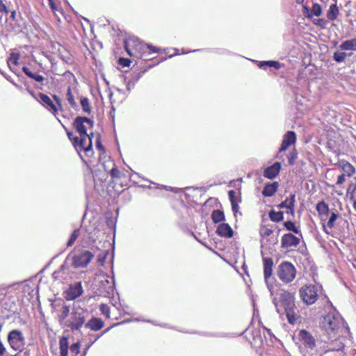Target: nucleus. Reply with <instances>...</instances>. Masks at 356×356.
<instances>
[{
    "label": "nucleus",
    "mask_w": 356,
    "mask_h": 356,
    "mask_svg": "<svg viewBox=\"0 0 356 356\" xmlns=\"http://www.w3.org/2000/svg\"><path fill=\"white\" fill-rule=\"evenodd\" d=\"M119 63L123 67H126L130 65L131 61L127 58H120Z\"/></svg>",
    "instance_id": "50"
},
{
    "label": "nucleus",
    "mask_w": 356,
    "mask_h": 356,
    "mask_svg": "<svg viewBox=\"0 0 356 356\" xmlns=\"http://www.w3.org/2000/svg\"><path fill=\"white\" fill-rule=\"evenodd\" d=\"M6 353V348L0 340V356H4Z\"/></svg>",
    "instance_id": "54"
},
{
    "label": "nucleus",
    "mask_w": 356,
    "mask_h": 356,
    "mask_svg": "<svg viewBox=\"0 0 356 356\" xmlns=\"http://www.w3.org/2000/svg\"><path fill=\"white\" fill-rule=\"evenodd\" d=\"M339 14V9L336 4H332L327 13V17L330 20H334Z\"/></svg>",
    "instance_id": "28"
},
{
    "label": "nucleus",
    "mask_w": 356,
    "mask_h": 356,
    "mask_svg": "<svg viewBox=\"0 0 356 356\" xmlns=\"http://www.w3.org/2000/svg\"><path fill=\"white\" fill-rule=\"evenodd\" d=\"M105 257H104L103 258H100L99 257H98V260L99 262H101L102 264L103 263L104 261V259Z\"/></svg>",
    "instance_id": "61"
},
{
    "label": "nucleus",
    "mask_w": 356,
    "mask_h": 356,
    "mask_svg": "<svg viewBox=\"0 0 356 356\" xmlns=\"http://www.w3.org/2000/svg\"><path fill=\"white\" fill-rule=\"evenodd\" d=\"M277 275L282 282L288 284L295 279L296 269L291 262L283 261L278 266Z\"/></svg>",
    "instance_id": "3"
},
{
    "label": "nucleus",
    "mask_w": 356,
    "mask_h": 356,
    "mask_svg": "<svg viewBox=\"0 0 356 356\" xmlns=\"http://www.w3.org/2000/svg\"><path fill=\"white\" fill-rule=\"evenodd\" d=\"M312 13L315 16H320L321 15V7L318 3H314L313 4Z\"/></svg>",
    "instance_id": "40"
},
{
    "label": "nucleus",
    "mask_w": 356,
    "mask_h": 356,
    "mask_svg": "<svg viewBox=\"0 0 356 356\" xmlns=\"http://www.w3.org/2000/svg\"><path fill=\"white\" fill-rule=\"evenodd\" d=\"M83 293L81 282H77L74 285H71L66 291L65 299L67 300H72L79 297Z\"/></svg>",
    "instance_id": "11"
},
{
    "label": "nucleus",
    "mask_w": 356,
    "mask_h": 356,
    "mask_svg": "<svg viewBox=\"0 0 356 356\" xmlns=\"http://www.w3.org/2000/svg\"><path fill=\"white\" fill-rule=\"evenodd\" d=\"M316 210L320 215L327 216L330 211L328 204L324 201H321L316 204Z\"/></svg>",
    "instance_id": "27"
},
{
    "label": "nucleus",
    "mask_w": 356,
    "mask_h": 356,
    "mask_svg": "<svg viewBox=\"0 0 356 356\" xmlns=\"http://www.w3.org/2000/svg\"><path fill=\"white\" fill-rule=\"evenodd\" d=\"M345 177H346L345 174L340 175L337 178V184H338V185L342 184L346 181Z\"/></svg>",
    "instance_id": "51"
},
{
    "label": "nucleus",
    "mask_w": 356,
    "mask_h": 356,
    "mask_svg": "<svg viewBox=\"0 0 356 356\" xmlns=\"http://www.w3.org/2000/svg\"><path fill=\"white\" fill-rule=\"evenodd\" d=\"M299 295L302 302L307 305H312L318 299L317 289L314 285H305L299 290Z\"/></svg>",
    "instance_id": "6"
},
{
    "label": "nucleus",
    "mask_w": 356,
    "mask_h": 356,
    "mask_svg": "<svg viewBox=\"0 0 356 356\" xmlns=\"http://www.w3.org/2000/svg\"><path fill=\"white\" fill-rule=\"evenodd\" d=\"M113 166H115V163L111 159H108L107 161H104L102 163V167L104 168V170L108 173L110 172L111 168H113Z\"/></svg>",
    "instance_id": "39"
},
{
    "label": "nucleus",
    "mask_w": 356,
    "mask_h": 356,
    "mask_svg": "<svg viewBox=\"0 0 356 356\" xmlns=\"http://www.w3.org/2000/svg\"><path fill=\"white\" fill-rule=\"evenodd\" d=\"M354 180L355 182H352L347 189V196H348L351 200H354V194L355 192L356 191V178H354Z\"/></svg>",
    "instance_id": "33"
},
{
    "label": "nucleus",
    "mask_w": 356,
    "mask_h": 356,
    "mask_svg": "<svg viewBox=\"0 0 356 356\" xmlns=\"http://www.w3.org/2000/svg\"><path fill=\"white\" fill-rule=\"evenodd\" d=\"M347 54L343 51H335L333 54V59L337 63H341L345 60Z\"/></svg>",
    "instance_id": "34"
},
{
    "label": "nucleus",
    "mask_w": 356,
    "mask_h": 356,
    "mask_svg": "<svg viewBox=\"0 0 356 356\" xmlns=\"http://www.w3.org/2000/svg\"><path fill=\"white\" fill-rule=\"evenodd\" d=\"M65 268V266L63 264L60 266V269L55 271L53 274L54 277L57 279L59 277L60 273Z\"/></svg>",
    "instance_id": "53"
},
{
    "label": "nucleus",
    "mask_w": 356,
    "mask_h": 356,
    "mask_svg": "<svg viewBox=\"0 0 356 356\" xmlns=\"http://www.w3.org/2000/svg\"><path fill=\"white\" fill-rule=\"evenodd\" d=\"M49 6H50L51 8L53 10H56V4L54 3V1H50V2H49Z\"/></svg>",
    "instance_id": "57"
},
{
    "label": "nucleus",
    "mask_w": 356,
    "mask_h": 356,
    "mask_svg": "<svg viewBox=\"0 0 356 356\" xmlns=\"http://www.w3.org/2000/svg\"><path fill=\"white\" fill-rule=\"evenodd\" d=\"M303 8H304L305 10H306L307 12H309V8L308 6H304Z\"/></svg>",
    "instance_id": "62"
},
{
    "label": "nucleus",
    "mask_w": 356,
    "mask_h": 356,
    "mask_svg": "<svg viewBox=\"0 0 356 356\" xmlns=\"http://www.w3.org/2000/svg\"><path fill=\"white\" fill-rule=\"evenodd\" d=\"M66 99L72 108H76L78 106L76 102H75L74 95H72L70 87L67 88Z\"/></svg>",
    "instance_id": "32"
},
{
    "label": "nucleus",
    "mask_w": 356,
    "mask_h": 356,
    "mask_svg": "<svg viewBox=\"0 0 356 356\" xmlns=\"http://www.w3.org/2000/svg\"><path fill=\"white\" fill-rule=\"evenodd\" d=\"M296 141V135L294 131H287L282 140L281 147L279 149V154L284 152L290 145L294 144Z\"/></svg>",
    "instance_id": "12"
},
{
    "label": "nucleus",
    "mask_w": 356,
    "mask_h": 356,
    "mask_svg": "<svg viewBox=\"0 0 356 356\" xmlns=\"http://www.w3.org/2000/svg\"><path fill=\"white\" fill-rule=\"evenodd\" d=\"M39 97L40 99V102L42 106H44L53 115H56L58 111H63V108L61 104V100L58 96H53L56 103H54L52 99L45 94L41 92L39 93Z\"/></svg>",
    "instance_id": "5"
},
{
    "label": "nucleus",
    "mask_w": 356,
    "mask_h": 356,
    "mask_svg": "<svg viewBox=\"0 0 356 356\" xmlns=\"http://www.w3.org/2000/svg\"><path fill=\"white\" fill-rule=\"evenodd\" d=\"M94 257V254L89 250L76 252L72 257V265L74 268H85Z\"/></svg>",
    "instance_id": "8"
},
{
    "label": "nucleus",
    "mask_w": 356,
    "mask_h": 356,
    "mask_svg": "<svg viewBox=\"0 0 356 356\" xmlns=\"http://www.w3.org/2000/svg\"><path fill=\"white\" fill-rule=\"evenodd\" d=\"M138 46H139V49H143L146 48V49H149L152 52H159V49L158 48H156L151 44H147V45L145 46L143 44H139Z\"/></svg>",
    "instance_id": "46"
},
{
    "label": "nucleus",
    "mask_w": 356,
    "mask_h": 356,
    "mask_svg": "<svg viewBox=\"0 0 356 356\" xmlns=\"http://www.w3.org/2000/svg\"><path fill=\"white\" fill-rule=\"evenodd\" d=\"M60 356H67L68 354V339L66 337H62L59 341Z\"/></svg>",
    "instance_id": "26"
},
{
    "label": "nucleus",
    "mask_w": 356,
    "mask_h": 356,
    "mask_svg": "<svg viewBox=\"0 0 356 356\" xmlns=\"http://www.w3.org/2000/svg\"><path fill=\"white\" fill-rule=\"evenodd\" d=\"M284 225L287 230L291 231L295 234H299L300 232V229L295 225L294 222L292 221H286L284 223Z\"/></svg>",
    "instance_id": "37"
},
{
    "label": "nucleus",
    "mask_w": 356,
    "mask_h": 356,
    "mask_svg": "<svg viewBox=\"0 0 356 356\" xmlns=\"http://www.w3.org/2000/svg\"><path fill=\"white\" fill-rule=\"evenodd\" d=\"M70 312V306H67L64 302L60 305V309L58 311V319L60 324L64 325V322L67 320Z\"/></svg>",
    "instance_id": "21"
},
{
    "label": "nucleus",
    "mask_w": 356,
    "mask_h": 356,
    "mask_svg": "<svg viewBox=\"0 0 356 356\" xmlns=\"http://www.w3.org/2000/svg\"><path fill=\"white\" fill-rule=\"evenodd\" d=\"M79 235H80V232L79 229L74 230L70 236V238L68 242H67V246L68 247L72 246L74 243V242L76 241L77 238L79 236Z\"/></svg>",
    "instance_id": "38"
},
{
    "label": "nucleus",
    "mask_w": 356,
    "mask_h": 356,
    "mask_svg": "<svg viewBox=\"0 0 356 356\" xmlns=\"http://www.w3.org/2000/svg\"><path fill=\"white\" fill-rule=\"evenodd\" d=\"M96 146H97V149L104 151V148L103 145L101 144L99 140H97Z\"/></svg>",
    "instance_id": "56"
},
{
    "label": "nucleus",
    "mask_w": 356,
    "mask_h": 356,
    "mask_svg": "<svg viewBox=\"0 0 356 356\" xmlns=\"http://www.w3.org/2000/svg\"><path fill=\"white\" fill-rule=\"evenodd\" d=\"M22 71L27 75L29 78L35 80L37 82H42L44 79V78L40 74H37L35 73H33L29 67H23Z\"/></svg>",
    "instance_id": "25"
},
{
    "label": "nucleus",
    "mask_w": 356,
    "mask_h": 356,
    "mask_svg": "<svg viewBox=\"0 0 356 356\" xmlns=\"http://www.w3.org/2000/svg\"><path fill=\"white\" fill-rule=\"evenodd\" d=\"M339 48L341 51H356V38L343 42Z\"/></svg>",
    "instance_id": "22"
},
{
    "label": "nucleus",
    "mask_w": 356,
    "mask_h": 356,
    "mask_svg": "<svg viewBox=\"0 0 356 356\" xmlns=\"http://www.w3.org/2000/svg\"><path fill=\"white\" fill-rule=\"evenodd\" d=\"M81 137L79 138L78 136L73 137L72 140H71L74 148L76 149V147L78 146L81 145L80 144Z\"/></svg>",
    "instance_id": "47"
},
{
    "label": "nucleus",
    "mask_w": 356,
    "mask_h": 356,
    "mask_svg": "<svg viewBox=\"0 0 356 356\" xmlns=\"http://www.w3.org/2000/svg\"><path fill=\"white\" fill-rule=\"evenodd\" d=\"M341 167V170L343 171V174H345V175L348 177H351L355 170V168L348 162H341L340 164Z\"/></svg>",
    "instance_id": "23"
},
{
    "label": "nucleus",
    "mask_w": 356,
    "mask_h": 356,
    "mask_svg": "<svg viewBox=\"0 0 356 356\" xmlns=\"http://www.w3.org/2000/svg\"><path fill=\"white\" fill-rule=\"evenodd\" d=\"M298 335L307 353L310 356H317L316 340L312 334L306 330H300Z\"/></svg>",
    "instance_id": "4"
},
{
    "label": "nucleus",
    "mask_w": 356,
    "mask_h": 356,
    "mask_svg": "<svg viewBox=\"0 0 356 356\" xmlns=\"http://www.w3.org/2000/svg\"><path fill=\"white\" fill-rule=\"evenodd\" d=\"M100 309H101V310H102V312L103 313H105V312H106V311H107L108 307H107V306H106V305H101V307H100Z\"/></svg>",
    "instance_id": "58"
},
{
    "label": "nucleus",
    "mask_w": 356,
    "mask_h": 356,
    "mask_svg": "<svg viewBox=\"0 0 356 356\" xmlns=\"http://www.w3.org/2000/svg\"><path fill=\"white\" fill-rule=\"evenodd\" d=\"M353 207L356 210V200H354L353 202Z\"/></svg>",
    "instance_id": "64"
},
{
    "label": "nucleus",
    "mask_w": 356,
    "mask_h": 356,
    "mask_svg": "<svg viewBox=\"0 0 356 356\" xmlns=\"http://www.w3.org/2000/svg\"><path fill=\"white\" fill-rule=\"evenodd\" d=\"M80 145L76 147V151L80 154L81 151H84L86 154L92 153L91 138L89 136H81Z\"/></svg>",
    "instance_id": "14"
},
{
    "label": "nucleus",
    "mask_w": 356,
    "mask_h": 356,
    "mask_svg": "<svg viewBox=\"0 0 356 356\" xmlns=\"http://www.w3.org/2000/svg\"><path fill=\"white\" fill-rule=\"evenodd\" d=\"M266 65L269 67H273L275 69H279L280 67V64L277 61H273V60H269V61H264L263 62L262 65Z\"/></svg>",
    "instance_id": "43"
},
{
    "label": "nucleus",
    "mask_w": 356,
    "mask_h": 356,
    "mask_svg": "<svg viewBox=\"0 0 356 356\" xmlns=\"http://www.w3.org/2000/svg\"><path fill=\"white\" fill-rule=\"evenodd\" d=\"M279 186V184L277 181H274L270 184H267L262 191V194L265 197H271L277 191Z\"/></svg>",
    "instance_id": "20"
},
{
    "label": "nucleus",
    "mask_w": 356,
    "mask_h": 356,
    "mask_svg": "<svg viewBox=\"0 0 356 356\" xmlns=\"http://www.w3.org/2000/svg\"><path fill=\"white\" fill-rule=\"evenodd\" d=\"M281 243L284 248L296 247L300 243V239L292 234H285L282 237Z\"/></svg>",
    "instance_id": "13"
},
{
    "label": "nucleus",
    "mask_w": 356,
    "mask_h": 356,
    "mask_svg": "<svg viewBox=\"0 0 356 356\" xmlns=\"http://www.w3.org/2000/svg\"><path fill=\"white\" fill-rule=\"evenodd\" d=\"M269 218L273 222H280L284 218V213L282 211H271L269 213Z\"/></svg>",
    "instance_id": "30"
},
{
    "label": "nucleus",
    "mask_w": 356,
    "mask_h": 356,
    "mask_svg": "<svg viewBox=\"0 0 356 356\" xmlns=\"http://www.w3.org/2000/svg\"><path fill=\"white\" fill-rule=\"evenodd\" d=\"M19 60V54L15 53H12L10 55V57L7 60V64L13 72H15V66L18 65Z\"/></svg>",
    "instance_id": "24"
},
{
    "label": "nucleus",
    "mask_w": 356,
    "mask_h": 356,
    "mask_svg": "<svg viewBox=\"0 0 356 356\" xmlns=\"http://www.w3.org/2000/svg\"><path fill=\"white\" fill-rule=\"evenodd\" d=\"M125 48H126V50H127V53L129 54V55L132 56V54L131 53L130 50L128 49V44L127 42L125 43Z\"/></svg>",
    "instance_id": "59"
},
{
    "label": "nucleus",
    "mask_w": 356,
    "mask_h": 356,
    "mask_svg": "<svg viewBox=\"0 0 356 356\" xmlns=\"http://www.w3.org/2000/svg\"><path fill=\"white\" fill-rule=\"evenodd\" d=\"M295 194H291L289 198H286L284 201L281 202L277 207L280 209L286 208L289 210L288 213L293 215L294 213V206H295Z\"/></svg>",
    "instance_id": "16"
},
{
    "label": "nucleus",
    "mask_w": 356,
    "mask_h": 356,
    "mask_svg": "<svg viewBox=\"0 0 356 356\" xmlns=\"http://www.w3.org/2000/svg\"><path fill=\"white\" fill-rule=\"evenodd\" d=\"M280 169V163L278 162L275 163L273 165L265 169L264 176L268 179H273L278 175Z\"/></svg>",
    "instance_id": "15"
},
{
    "label": "nucleus",
    "mask_w": 356,
    "mask_h": 356,
    "mask_svg": "<svg viewBox=\"0 0 356 356\" xmlns=\"http://www.w3.org/2000/svg\"><path fill=\"white\" fill-rule=\"evenodd\" d=\"M232 211L234 213V216H236V213H238V209H239V207L238 205V203L237 202H234L232 201Z\"/></svg>",
    "instance_id": "52"
},
{
    "label": "nucleus",
    "mask_w": 356,
    "mask_h": 356,
    "mask_svg": "<svg viewBox=\"0 0 356 356\" xmlns=\"http://www.w3.org/2000/svg\"><path fill=\"white\" fill-rule=\"evenodd\" d=\"M87 316V311L79 306H74L70 316L64 322V326L71 330H79L83 325Z\"/></svg>",
    "instance_id": "2"
},
{
    "label": "nucleus",
    "mask_w": 356,
    "mask_h": 356,
    "mask_svg": "<svg viewBox=\"0 0 356 356\" xmlns=\"http://www.w3.org/2000/svg\"><path fill=\"white\" fill-rule=\"evenodd\" d=\"M85 124H87L90 128H92L94 126L93 120L86 117L79 116L74 121L73 126L81 136H88L86 132L87 128Z\"/></svg>",
    "instance_id": "10"
},
{
    "label": "nucleus",
    "mask_w": 356,
    "mask_h": 356,
    "mask_svg": "<svg viewBox=\"0 0 356 356\" xmlns=\"http://www.w3.org/2000/svg\"><path fill=\"white\" fill-rule=\"evenodd\" d=\"M296 1L297 3L300 4L304 1V0H296Z\"/></svg>",
    "instance_id": "63"
},
{
    "label": "nucleus",
    "mask_w": 356,
    "mask_h": 356,
    "mask_svg": "<svg viewBox=\"0 0 356 356\" xmlns=\"http://www.w3.org/2000/svg\"><path fill=\"white\" fill-rule=\"evenodd\" d=\"M216 233L220 236L231 238L234 232L227 223H222L218 225Z\"/></svg>",
    "instance_id": "17"
},
{
    "label": "nucleus",
    "mask_w": 356,
    "mask_h": 356,
    "mask_svg": "<svg viewBox=\"0 0 356 356\" xmlns=\"http://www.w3.org/2000/svg\"><path fill=\"white\" fill-rule=\"evenodd\" d=\"M264 261V273L266 281L272 275L273 261L271 258L265 257Z\"/></svg>",
    "instance_id": "19"
},
{
    "label": "nucleus",
    "mask_w": 356,
    "mask_h": 356,
    "mask_svg": "<svg viewBox=\"0 0 356 356\" xmlns=\"http://www.w3.org/2000/svg\"><path fill=\"white\" fill-rule=\"evenodd\" d=\"M338 215L334 212H332L331 216L327 222V226L330 228L334 227V222L337 219Z\"/></svg>",
    "instance_id": "44"
},
{
    "label": "nucleus",
    "mask_w": 356,
    "mask_h": 356,
    "mask_svg": "<svg viewBox=\"0 0 356 356\" xmlns=\"http://www.w3.org/2000/svg\"><path fill=\"white\" fill-rule=\"evenodd\" d=\"M343 348L344 345L343 344V343H341L339 340H336L332 342L329 350L339 351L341 350Z\"/></svg>",
    "instance_id": "35"
},
{
    "label": "nucleus",
    "mask_w": 356,
    "mask_h": 356,
    "mask_svg": "<svg viewBox=\"0 0 356 356\" xmlns=\"http://www.w3.org/2000/svg\"><path fill=\"white\" fill-rule=\"evenodd\" d=\"M342 324V319L332 314H327L321 323L322 327L329 334H334Z\"/></svg>",
    "instance_id": "7"
},
{
    "label": "nucleus",
    "mask_w": 356,
    "mask_h": 356,
    "mask_svg": "<svg viewBox=\"0 0 356 356\" xmlns=\"http://www.w3.org/2000/svg\"><path fill=\"white\" fill-rule=\"evenodd\" d=\"M24 337L19 330H11L8 335V341L11 348L15 351H21L24 346Z\"/></svg>",
    "instance_id": "9"
},
{
    "label": "nucleus",
    "mask_w": 356,
    "mask_h": 356,
    "mask_svg": "<svg viewBox=\"0 0 356 356\" xmlns=\"http://www.w3.org/2000/svg\"><path fill=\"white\" fill-rule=\"evenodd\" d=\"M211 218L215 223L225 220L224 213L220 210H214L211 213Z\"/></svg>",
    "instance_id": "29"
},
{
    "label": "nucleus",
    "mask_w": 356,
    "mask_h": 356,
    "mask_svg": "<svg viewBox=\"0 0 356 356\" xmlns=\"http://www.w3.org/2000/svg\"><path fill=\"white\" fill-rule=\"evenodd\" d=\"M236 192L234 191H229V200L231 202V204H232V201L234 202H237L236 197Z\"/></svg>",
    "instance_id": "49"
},
{
    "label": "nucleus",
    "mask_w": 356,
    "mask_h": 356,
    "mask_svg": "<svg viewBox=\"0 0 356 356\" xmlns=\"http://www.w3.org/2000/svg\"><path fill=\"white\" fill-rule=\"evenodd\" d=\"M273 232V231L271 229L268 228V227H264L260 231L261 236L263 237L268 236L270 234H272Z\"/></svg>",
    "instance_id": "45"
},
{
    "label": "nucleus",
    "mask_w": 356,
    "mask_h": 356,
    "mask_svg": "<svg viewBox=\"0 0 356 356\" xmlns=\"http://www.w3.org/2000/svg\"><path fill=\"white\" fill-rule=\"evenodd\" d=\"M8 9L2 0H0V13H8Z\"/></svg>",
    "instance_id": "48"
},
{
    "label": "nucleus",
    "mask_w": 356,
    "mask_h": 356,
    "mask_svg": "<svg viewBox=\"0 0 356 356\" xmlns=\"http://www.w3.org/2000/svg\"><path fill=\"white\" fill-rule=\"evenodd\" d=\"M297 152L296 150L291 151L288 156L289 163L292 165L294 164L295 160L297 158Z\"/></svg>",
    "instance_id": "42"
},
{
    "label": "nucleus",
    "mask_w": 356,
    "mask_h": 356,
    "mask_svg": "<svg viewBox=\"0 0 356 356\" xmlns=\"http://www.w3.org/2000/svg\"><path fill=\"white\" fill-rule=\"evenodd\" d=\"M15 17V11H12L11 12V15H10V17H12L14 19Z\"/></svg>",
    "instance_id": "60"
},
{
    "label": "nucleus",
    "mask_w": 356,
    "mask_h": 356,
    "mask_svg": "<svg viewBox=\"0 0 356 356\" xmlns=\"http://www.w3.org/2000/svg\"><path fill=\"white\" fill-rule=\"evenodd\" d=\"M109 174L113 179H120L125 175L123 172L118 170L115 165L111 168Z\"/></svg>",
    "instance_id": "36"
},
{
    "label": "nucleus",
    "mask_w": 356,
    "mask_h": 356,
    "mask_svg": "<svg viewBox=\"0 0 356 356\" xmlns=\"http://www.w3.org/2000/svg\"><path fill=\"white\" fill-rule=\"evenodd\" d=\"M82 110L84 113L90 114L91 113V108L89 104V100L86 97H81L80 101Z\"/></svg>",
    "instance_id": "31"
},
{
    "label": "nucleus",
    "mask_w": 356,
    "mask_h": 356,
    "mask_svg": "<svg viewBox=\"0 0 356 356\" xmlns=\"http://www.w3.org/2000/svg\"><path fill=\"white\" fill-rule=\"evenodd\" d=\"M281 306L284 309L289 323L294 325L298 320V315L296 312L295 293L285 290H282L280 294Z\"/></svg>",
    "instance_id": "1"
},
{
    "label": "nucleus",
    "mask_w": 356,
    "mask_h": 356,
    "mask_svg": "<svg viewBox=\"0 0 356 356\" xmlns=\"http://www.w3.org/2000/svg\"><path fill=\"white\" fill-rule=\"evenodd\" d=\"M80 343H75L72 344L70 348V351L72 355H76L79 353Z\"/></svg>",
    "instance_id": "41"
},
{
    "label": "nucleus",
    "mask_w": 356,
    "mask_h": 356,
    "mask_svg": "<svg viewBox=\"0 0 356 356\" xmlns=\"http://www.w3.org/2000/svg\"><path fill=\"white\" fill-rule=\"evenodd\" d=\"M104 325V323L101 318H92L87 323H86L85 327L93 331H97L102 329Z\"/></svg>",
    "instance_id": "18"
},
{
    "label": "nucleus",
    "mask_w": 356,
    "mask_h": 356,
    "mask_svg": "<svg viewBox=\"0 0 356 356\" xmlns=\"http://www.w3.org/2000/svg\"><path fill=\"white\" fill-rule=\"evenodd\" d=\"M62 126H63V127H64V129L66 130L67 135V136H68L69 139H70V140H72V138H73V137H74V136H73V134H72V132L69 131L67 129V128H66L63 124H62Z\"/></svg>",
    "instance_id": "55"
}]
</instances>
